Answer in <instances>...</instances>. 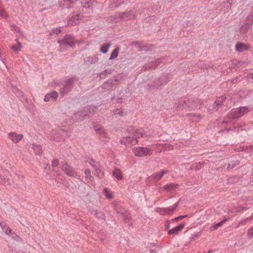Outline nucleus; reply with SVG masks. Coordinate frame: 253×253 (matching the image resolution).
Segmentation results:
<instances>
[{
    "label": "nucleus",
    "instance_id": "a18cd8bd",
    "mask_svg": "<svg viewBox=\"0 0 253 253\" xmlns=\"http://www.w3.org/2000/svg\"><path fill=\"white\" fill-rule=\"evenodd\" d=\"M247 236L249 238H253V227L248 229L247 232Z\"/></svg>",
    "mask_w": 253,
    "mask_h": 253
},
{
    "label": "nucleus",
    "instance_id": "0e129e2a",
    "mask_svg": "<svg viewBox=\"0 0 253 253\" xmlns=\"http://www.w3.org/2000/svg\"><path fill=\"white\" fill-rule=\"evenodd\" d=\"M16 237H17V240L18 241H21L22 240V238H21L19 236H18L17 235H16Z\"/></svg>",
    "mask_w": 253,
    "mask_h": 253
},
{
    "label": "nucleus",
    "instance_id": "4c0bfd02",
    "mask_svg": "<svg viewBox=\"0 0 253 253\" xmlns=\"http://www.w3.org/2000/svg\"><path fill=\"white\" fill-rule=\"evenodd\" d=\"M160 81L162 82L161 84H162L167 83L169 81V80L167 76L163 75L160 78Z\"/></svg>",
    "mask_w": 253,
    "mask_h": 253
},
{
    "label": "nucleus",
    "instance_id": "a878e982",
    "mask_svg": "<svg viewBox=\"0 0 253 253\" xmlns=\"http://www.w3.org/2000/svg\"><path fill=\"white\" fill-rule=\"evenodd\" d=\"M112 174L118 180H121L122 178V174L120 169H115Z\"/></svg>",
    "mask_w": 253,
    "mask_h": 253
},
{
    "label": "nucleus",
    "instance_id": "c9c22d12",
    "mask_svg": "<svg viewBox=\"0 0 253 253\" xmlns=\"http://www.w3.org/2000/svg\"><path fill=\"white\" fill-rule=\"evenodd\" d=\"M103 193L107 199L110 200L112 198V193L107 188H105L104 189Z\"/></svg>",
    "mask_w": 253,
    "mask_h": 253
},
{
    "label": "nucleus",
    "instance_id": "39448f33",
    "mask_svg": "<svg viewBox=\"0 0 253 253\" xmlns=\"http://www.w3.org/2000/svg\"><path fill=\"white\" fill-rule=\"evenodd\" d=\"M133 151L134 155L138 157L149 156L152 155L153 153V150L144 147H134Z\"/></svg>",
    "mask_w": 253,
    "mask_h": 253
},
{
    "label": "nucleus",
    "instance_id": "c85d7f7f",
    "mask_svg": "<svg viewBox=\"0 0 253 253\" xmlns=\"http://www.w3.org/2000/svg\"><path fill=\"white\" fill-rule=\"evenodd\" d=\"M96 107L95 106H87L84 107L82 111L84 113H87L88 116H89V115L93 113Z\"/></svg>",
    "mask_w": 253,
    "mask_h": 253
},
{
    "label": "nucleus",
    "instance_id": "c756f323",
    "mask_svg": "<svg viewBox=\"0 0 253 253\" xmlns=\"http://www.w3.org/2000/svg\"><path fill=\"white\" fill-rule=\"evenodd\" d=\"M119 50L120 48L119 47H117L115 49H114L111 54L109 60H112L117 58L118 56Z\"/></svg>",
    "mask_w": 253,
    "mask_h": 253
},
{
    "label": "nucleus",
    "instance_id": "4be33fe9",
    "mask_svg": "<svg viewBox=\"0 0 253 253\" xmlns=\"http://www.w3.org/2000/svg\"><path fill=\"white\" fill-rule=\"evenodd\" d=\"M143 130L142 128H139L138 129H136L134 131V133L133 135V136L135 138H136V139L140 137H146L147 136V135L144 133Z\"/></svg>",
    "mask_w": 253,
    "mask_h": 253
},
{
    "label": "nucleus",
    "instance_id": "f03ea898",
    "mask_svg": "<svg viewBox=\"0 0 253 253\" xmlns=\"http://www.w3.org/2000/svg\"><path fill=\"white\" fill-rule=\"evenodd\" d=\"M250 111L248 106L240 107L232 109L228 114V117L230 119H237Z\"/></svg>",
    "mask_w": 253,
    "mask_h": 253
},
{
    "label": "nucleus",
    "instance_id": "3c124183",
    "mask_svg": "<svg viewBox=\"0 0 253 253\" xmlns=\"http://www.w3.org/2000/svg\"><path fill=\"white\" fill-rule=\"evenodd\" d=\"M189 116L190 117L196 118L199 119H200L202 118L201 115H196L194 113L189 114Z\"/></svg>",
    "mask_w": 253,
    "mask_h": 253
},
{
    "label": "nucleus",
    "instance_id": "49530a36",
    "mask_svg": "<svg viewBox=\"0 0 253 253\" xmlns=\"http://www.w3.org/2000/svg\"><path fill=\"white\" fill-rule=\"evenodd\" d=\"M123 216H124V221H125L126 223L127 222L130 220V217H130V215H129V212H128H128H127L126 213V214H124V215H123Z\"/></svg>",
    "mask_w": 253,
    "mask_h": 253
},
{
    "label": "nucleus",
    "instance_id": "b1692460",
    "mask_svg": "<svg viewBox=\"0 0 253 253\" xmlns=\"http://www.w3.org/2000/svg\"><path fill=\"white\" fill-rule=\"evenodd\" d=\"M33 149L36 155H40L42 152V146L38 144H33Z\"/></svg>",
    "mask_w": 253,
    "mask_h": 253
},
{
    "label": "nucleus",
    "instance_id": "a19ab883",
    "mask_svg": "<svg viewBox=\"0 0 253 253\" xmlns=\"http://www.w3.org/2000/svg\"><path fill=\"white\" fill-rule=\"evenodd\" d=\"M251 219H252L251 217H247V218H246L245 219H243L240 220V221L239 223V226L244 225L245 224V223H246L248 221H250V220H251Z\"/></svg>",
    "mask_w": 253,
    "mask_h": 253
},
{
    "label": "nucleus",
    "instance_id": "8fccbe9b",
    "mask_svg": "<svg viewBox=\"0 0 253 253\" xmlns=\"http://www.w3.org/2000/svg\"><path fill=\"white\" fill-rule=\"evenodd\" d=\"M11 27H12V29L13 30H14L15 31H16V32L19 33L21 32L20 28L18 27H17L16 25H15V24L12 25Z\"/></svg>",
    "mask_w": 253,
    "mask_h": 253
},
{
    "label": "nucleus",
    "instance_id": "864d4df0",
    "mask_svg": "<svg viewBox=\"0 0 253 253\" xmlns=\"http://www.w3.org/2000/svg\"><path fill=\"white\" fill-rule=\"evenodd\" d=\"M111 69H107L103 71L100 73V75H107L111 74Z\"/></svg>",
    "mask_w": 253,
    "mask_h": 253
},
{
    "label": "nucleus",
    "instance_id": "aec40b11",
    "mask_svg": "<svg viewBox=\"0 0 253 253\" xmlns=\"http://www.w3.org/2000/svg\"><path fill=\"white\" fill-rule=\"evenodd\" d=\"M114 209L116 212L122 214L123 216L126 214L127 212H128L126 210L123 208L120 205L118 204L114 205Z\"/></svg>",
    "mask_w": 253,
    "mask_h": 253
},
{
    "label": "nucleus",
    "instance_id": "e2e57ef3",
    "mask_svg": "<svg viewBox=\"0 0 253 253\" xmlns=\"http://www.w3.org/2000/svg\"><path fill=\"white\" fill-rule=\"evenodd\" d=\"M91 166L94 168L95 169L97 170V167L95 166V165H93L92 163H90Z\"/></svg>",
    "mask_w": 253,
    "mask_h": 253
},
{
    "label": "nucleus",
    "instance_id": "338daca9",
    "mask_svg": "<svg viewBox=\"0 0 253 253\" xmlns=\"http://www.w3.org/2000/svg\"><path fill=\"white\" fill-rule=\"evenodd\" d=\"M75 0H67L68 1L70 2V3L74 2Z\"/></svg>",
    "mask_w": 253,
    "mask_h": 253
},
{
    "label": "nucleus",
    "instance_id": "2eb2a0df",
    "mask_svg": "<svg viewBox=\"0 0 253 253\" xmlns=\"http://www.w3.org/2000/svg\"><path fill=\"white\" fill-rule=\"evenodd\" d=\"M178 187V184L174 183H171L164 185L163 187H161V189H163L164 190L167 192H172L173 191H175Z\"/></svg>",
    "mask_w": 253,
    "mask_h": 253
},
{
    "label": "nucleus",
    "instance_id": "5701e85b",
    "mask_svg": "<svg viewBox=\"0 0 253 253\" xmlns=\"http://www.w3.org/2000/svg\"><path fill=\"white\" fill-rule=\"evenodd\" d=\"M252 26L245 22L240 28V32L243 34L247 33L250 29H251Z\"/></svg>",
    "mask_w": 253,
    "mask_h": 253
},
{
    "label": "nucleus",
    "instance_id": "58836bf2",
    "mask_svg": "<svg viewBox=\"0 0 253 253\" xmlns=\"http://www.w3.org/2000/svg\"><path fill=\"white\" fill-rule=\"evenodd\" d=\"M205 164V163L204 162H201L197 164H196V166H195L196 171L199 170L201 169H202Z\"/></svg>",
    "mask_w": 253,
    "mask_h": 253
},
{
    "label": "nucleus",
    "instance_id": "ea45409f",
    "mask_svg": "<svg viewBox=\"0 0 253 253\" xmlns=\"http://www.w3.org/2000/svg\"><path fill=\"white\" fill-rule=\"evenodd\" d=\"M124 111L122 109H117L114 112L115 115H119L121 117L124 115Z\"/></svg>",
    "mask_w": 253,
    "mask_h": 253
},
{
    "label": "nucleus",
    "instance_id": "393cba45",
    "mask_svg": "<svg viewBox=\"0 0 253 253\" xmlns=\"http://www.w3.org/2000/svg\"><path fill=\"white\" fill-rule=\"evenodd\" d=\"M92 214H94L98 219H100L103 220H105V216L101 212H98L97 211L93 210L91 211Z\"/></svg>",
    "mask_w": 253,
    "mask_h": 253
},
{
    "label": "nucleus",
    "instance_id": "7c9ffc66",
    "mask_svg": "<svg viewBox=\"0 0 253 253\" xmlns=\"http://www.w3.org/2000/svg\"><path fill=\"white\" fill-rule=\"evenodd\" d=\"M227 219H224V220L220 221L219 222L215 224L212 225L211 227V231H214L217 229V228L222 225V224L227 220Z\"/></svg>",
    "mask_w": 253,
    "mask_h": 253
},
{
    "label": "nucleus",
    "instance_id": "473e14b6",
    "mask_svg": "<svg viewBox=\"0 0 253 253\" xmlns=\"http://www.w3.org/2000/svg\"><path fill=\"white\" fill-rule=\"evenodd\" d=\"M111 44L110 43H108L105 45L101 46V47H100V51L103 54L106 53L108 52V49L109 47L111 46Z\"/></svg>",
    "mask_w": 253,
    "mask_h": 253
},
{
    "label": "nucleus",
    "instance_id": "79ce46f5",
    "mask_svg": "<svg viewBox=\"0 0 253 253\" xmlns=\"http://www.w3.org/2000/svg\"><path fill=\"white\" fill-rule=\"evenodd\" d=\"M84 174L85 175V177L91 180V179L92 178V177L91 175V172L90 170L88 169H86L84 171Z\"/></svg>",
    "mask_w": 253,
    "mask_h": 253
},
{
    "label": "nucleus",
    "instance_id": "603ef678",
    "mask_svg": "<svg viewBox=\"0 0 253 253\" xmlns=\"http://www.w3.org/2000/svg\"><path fill=\"white\" fill-rule=\"evenodd\" d=\"M59 161L57 159H54L52 162V167H57L58 165Z\"/></svg>",
    "mask_w": 253,
    "mask_h": 253
},
{
    "label": "nucleus",
    "instance_id": "9b49d317",
    "mask_svg": "<svg viewBox=\"0 0 253 253\" xmlns=\"http://www.w3.org/2000/svg\"><path fill=\"white\" fill-rule=\"evenodd\" d=\"M86 116H88L87 113H84L82 110L75 113L73 116V118L77 122H81L83 121Z\"/></svg>",
    "mask_w": 253,
    "mask_h": 253
},
{
    "label": "nucleus",
    "instance_id": "bb28decb",
    "mask_svg": "<svg viewBox=\"0 0 253 253\" xmlns=\"http://www.w3.org/2000/svg\"><path fill=\"white\" fill-rule=\"evenodd\" d=\"M225 96H221L219 97L214 102V104L216 105V107H220L222 105V102L226 99Z\"/></svg>",
    "mask_w": 253,
    "mask_h": 253
},
{
    "label": "nucleus",
    "instance_id": "4468645a",
    "mask_svg": "<svg viewBox=\"0 0 253 253\" xmlns=\"http://www.w3.org/2000/svg\"><path fill=\"white\" fill-rule=\"evenodd\" d=\"M185 224L184 222L180 223L178 226L170 229L168 232V234L169 235L177 234L184 228Z\"/></svg>",
    "mask_w": 253,
    "mask_h": 253
},
{
    "label": "nucleus",
    "instance_id": "20e7f679",
    "mask_svg": "<svg viewBox=\"0 0 253 253\" xmlns=\"http://www.w3.org/2000/svg\"><path fill=\"white\" fill-rule=\"evenodd\" d=\"M69 137L68 132L62 128L54 130L52 132V139L56 142L63 141L65 138Z\"/></svg>",
    "mask_w": 253,
    "mask_h": 253
},
{
    "label": "nucleus",
    "instance_id": "37998d69",
    "mask_svg": "<svg viewBox=\"0 0 253 253\" xmlns=\"http://www.w3.org/2000/svg\"><path fill=\"white\" fill-rule=\"evenodd\" d=\"M187 107H189L190 106L188 105L187 103H186V101H184L183 104H180L178 105L177 108H178V109H183L186 108Z\"/></svg>",
    "mask_w": 253,
    "mask_h": 253
},
{
    "label": "nucleus",
    "instance_id": "f704fd0d",
    "mask_svg": "<svg viewBox=\"0 0 253 253\" xmlns=\"http://www.w3.org/2000/svg\"><path fill=\"white\" fill-rule=\"evenodd\" d=\"M13 91L18 97L23 96V92L18 89L16 86H13Z\"/></svg>",
    "mask_w": 253,
    "mask_h": 253
},
{
    "label": "nucleus",
    "instance_id": "f257e3e1",
    "mask_svg": "<svg viewBox=\"0 0 253 253\" xmlns=\"http://www.w3.org/2000/svg\"><path fill=\"white\" fill-rule=\"evenodd\" d=\"M75 81V79L74 78H70L61 84L59 86V91L61 97H63L71 90L73 87V84Z\"/></svg>",
    "mask_w": 253,
    "mask_h": 253
},
{
    "label": "nucleus",
    "instance_id": "680f3d73",
    "mask_svg": "<svg viewBox=\"0 0 253 253\" xmlns=\"http://www.w3.org/2000/svg\"><path fill=\"white\" fill-rule=\"evenodd\" d=\"M173 148V146L172 145H169L168 147L167 148V149L168 150H171Z\"/></svg>",
    "mask_w": 253,
    "mask_h": 253
},
{
    "label": "nucleus",
    "instance_id": "c03bdc74",
    "mask_svg": "<svg viewBox=\"0 0 253 253\" xmlns=\"http://www.w3.org/2000/svg\"><path fill=\"white\" fill-rule=\"evenodd\" d=\"M49 94L50 98H52L54 100H55L58 96V93L55 91H53Z\"/></svg>",
    "mask_w": 253,
    "mask_h": 253
},
{
    "label": "nucleus",
    "instance_id": "dca6fc26",
    "mask_svg": "<svg viewBox=\"0 0 253 253\" xmlns=\"http://www.w3.org/2000/svg\"><path fill=\"white\" fill-rule=\"evenodd\" d=\"M250 45L241 42H237L235 46V50L238 52H243L249 50Z\"/></svg>",
    "mask_w": 253,
    "mask_h": 253
},
{
    "label": "nucleus",
    "instance_id": "ddd939ff",
    "mask_svg": "<svg viewBox=\"0 0 253 253\" xmlns=\"http://www.w3.org/2000/svg\"><path fill=\"white\" fill-rule=\"evenodd\" d=\"M178 205V202L174 204L171 208H160L159 210L158 211L161 214H163V212L167 213L168 214H171L172 212L176 209Z\"/></svg>",
    "mask_w": 253,
    "mask_h": 253
},
{
    "label": "nucleus",
    "instance_id": "72a5a7b5",
    "mask_svg": "<svg viewBox=\"0 0 253 253\" xmlns=\"http://www.w3.org/2000/svg\"><path fill=\"white\" fill-rule=\"evenodd\" d=\"M17 42V43L15 45H12L11 46V49L16 52H18V51H19L21 49V47H22V44L21 43V42H18L17 40H16Z\"/></svg>",
    "mask_w": 253,
    "mask_h": 253
},
{
    "label": "nucleus",
    "instance_id": "a211bd4d",
    "mask_svg": "<svg viewBox=\"0 0 253 253\" xmlns=\"http://www.w3.org/2000/svg\"><path fill=\"white\" fill-rule=\"evenodd\" d=\"M118 16L120 18L124 20H127L133 17V14L130 11H128L120 13L118 14Z\"/></svg>",
    "mask_w": 253,
    "mask_h": 253
},
{
    "label": "nucleus",
    "instance_id": "052dcab7",
    "mask_svg": "<svg viewBox=\"0 0 253 253\" xmlns=\"http://www.w3.org/2000/svg\"><path fill=\"white\" fill-rule=\"evenodd\" d=\"M248 78L249 79H252V80L253 81V74H249L248 75Z\"/></svg>",
    "mask_w": 253,
    "mask_h": 253
},
{
    "label": "nucleus",
    "instance_id": "69168bd1",
    "mask_svg": "<svg viewBox=\"0 0 253 253\" xmlns=\"http://www.w3.org/2000/svg\"><path fill=\"white\" fill-rule=\"evenodd\" d=\"M236 165V162H235V163H233L232 164V166H231V168H233L235 167V166Z\"/></svg>",
    "mask_w": 253,
    "mask_h": 253
},
{
    "label": "nucleus",
    "instance_id": "de8ad7c7",
    "mask_svg": "<svg viewBox=\"0 0 253 253\" xmlns=\"http://www.w3.org/2000/svg\"><path fill=\"white\" fill-rule=\"evenodd\" d=\"M135 129L134 128L132 127V126H129L127 128V131L132 135V136H133L134 135V131H135Z\"/></svg>",
    "mask_w": 253,
    "mask_h": 253
},
{
    "label": "nucleus",
    "instance_id": "1a4fd4ad",
    "mask_svg": "<svg viewBox=\"0 0 253 253\" xmlns=\"http://www.w3.org/2000/svg\"><path fill=\"white\" fill-rule=\"evenodd\" d=\"M116 81V80L114 78H111L105 82L101 87L104 91L109 90L114 86Z\"/></svg>",
    "mask_w": 253,
    "mask_h": 253
},
{
    "label": "nucleus",
    "instance_id": "f3484780",
    "mask_svg": "<svg viewBox=\"0 0 253 253\" xmlns=\"http://www.w3.org/2000/svg\"><path fill=\"white\" fill-rule=\"evenodd\" d=\"M98 60L97 56H88L84 59V62L86 65L92 64L96 63Z\"/></svg>",
    "mask_w": 253,
    "mask_h": 253
},
{
    "label": "nucleus",
    "instance_id": "f8f14e48",
    "mask_svg": "<svg viewBox=\"0 0 253 253\" xmlns=\"http://www.w3.org/2000/svg\"><path fill=\"white\" fill-rule=\"evenodd\" d=\"M80 19L79 14H73L70 15L68 17V25L72 26L74 25H77L79 23V20Z\"/></svg>",
    "mask_w": 253,
    "mask_h": 253
},
{
    "label": "nucleus",
    "instance_id": "6e6d98bb",
    "mask_svg": "<svg viewBox=\"0 0 253 253\" xmlns=\"http://www.w3.org/2000/svg\"><path fill=\"white\" fill-rule=\"evenodd\" d=\"M6 15L5 11L2 9H0V16L4 17Z\"/></svg>",
    "mask_w": 253,
    "mask_h": 253
},
{
    "label": "nucleus",
    "instance_id": "412c9836",
    "mask_svg": "<svg viewBox=\"0 0 253 253\" xmlns=\"http://www.w3.org/2000/svg\"><path fill=\"white\" fill-rule=\"evenodd\" d=\"M0 183L4 185H10L11 184L8 175L0 174Z\"/></svg>",
    "mask_w": 253,
    "mask_h": 253
},
{
    "label": "nucleus",
    "instance_id": "13d9d810",
    "mask_svg": "<svg viewBox=\"0 0 253 253\" xmlns=\"http://www.w3.org/2000/svg\"><path fill=\"white\" fill-rule=\"evenodd\" d=\"M11 229L10 228H8L6 229L5 233L7 234H9L10 233H11Z\"/></svg>",
    "mask_w": 253,
    "mask_h": 253
},
{
    "label": "nucleus",
    "instance_id": "6e6552de",
    "mask_svg": "<svg viewBox=\"0 0 253 253\" xmlns=\"http://www.w3.org/2000/svg\"><path fill=\"white\" fill-rule=\"evenodd\" d=\"M93 126L96 132L99 135L102 141H106L107 139V134L104 130V129L101 126L93 124Z\"/></svg>",
    "mask_w": 253,
    "mask_h": 253
},
{
    "label": "nucleus",
    "instance_id": "cd10ccee",
    "mask_svg": "<svg viewBox=\"0 0 253 253\" xmlns=\"http://www.w3.org/2000/svg\"><path fill=\"white\" fill-rule=\"evenodd\" d=\"M81 3L83 7L88 8L92 5V0H81Z\"/></svg>",
    "mask_w": 253,
    "mask_h": 253
},
{
    "label": "nucleus",
    "instance_id": "bf43d9fd",
    "mask_svg": "<svg viewBox=\"0 0 253 253\" xmlns=\"http://www.w3.org/2000/svg\"><path fill=\"white\" fill-rule=\"evenodd\" d=\"M117 103H121L122 102V98L121 97L118 98L117 99Z\"/></svg>",
    "mask_w": 253,
    "mask_h": 253
},
{
    "label": "nucleus",
    "instance_id": "5fc2aeb1",
    "mask_svg": "<svg viewBox=\"0 0 253 253\" xmlns=\"http://www.w3.org/2000/svg\"><path fill=\"white\" fill-rule=\"evenodd\" d=\"M50 98H51L50 97V95L49 93H47L44 96V101L45 102H47L49 100Z\"/></svg>",
    "mask_w": 253,
    "mask_h": 253
},
{
    "label": "nucleus",
    "instance_id": "6ab92c4d",
    "mask_svg": "<svg viewBox=\"0 0 253 253\" xmlns=\"http://www.w3.org/2000/svg\"><path fill=\"white\" fill-rule=\"evenodd\" d=\"M168 172V171L167 170H163L160 172L153 174L151 177L155 181H158L161 179L164 174L167 173Z\"/></svg>",
    "mask_w": 253,
    "mask_h": 253
},
{
    "label": "nucleus",
    "instance_id": "423d86ee",
    "mask_svg": "<svg viewBox=\"0 0 253 253\" xmlns=\"http://www.w3.org/2000/svg\"><path fill=\"white\" fill-rule=\"evenodd\" d=\"M137 139L133 136H127L123 137L120 141L122 144H125L127 147H131L132 145H134L137 143Z\"/></svg>",
    "mask_w": 253,
    "mask_h": 253
},
{
    "label": "nucleus",
    "instance_id": "2f4dec72",
    "mask_svg": "<svg viewBox=\"0 0 253 253\" xmlns=\"http://www.w3.org/2000/svg\"><path fill=\"white\" fill-rule=\"evenodd\" d=\"M246 23L253 26V11L251 12L246 18Z\"/></svg>",
    "mask_w": 253,
    "mask_h": 253
},
{
    "label": "nucleus",
    "instance_id": "09e8293b",
    "mask_svg": "<svg viewBox=\"0 0 253 253\" xmlns=\"http://www.w3.org/2000/svg\"><path fill=\"white\" fill-rule=\"evenodd\" d=\"M187 215H181V216H179L177 217H175L174 218H173L172 221H178L180 220H181L183 218H184V217H187Z\"/></svg>",
    "mask_w": 253,
    "mask_h": 253
},
{
    "label": "nucleus",
    "instance_id": "7ed1b4c3",
    "mask_svg": "<svg viewBox=\"0 0 253 253\" xmlns=\"http://www.w3.org/2000/svg\"><path fill=\"white\" fill-rule=\"evenodd\" d=\"M57 42L59 44L60 47V51H63L62 49L65 46H68L70 47L75 46V39L71 34L66 35L62 39L57 41Z\"/></svg>",
    "mask_w": 253,
    "mask_h": 253
},
{
    "label": "nucleus",
    "instance_id": "0eeeda50",
    "mask_svg": "<svg viewBox=\"0 0 253 253\" xmlns=\"http://www.w3.org/2000/svg\"><path fill=\"white\" fill-rule=\"evenodd\" d=\"M62 170L68 176L77 177L79 176L74 170V169L69 166L67 163L62 165Z\"/></svg>",
    "mask_w": 253,
    "mask_h": 253
},
{
    "label": "nucleus",
    "instance_id": "9d476101",
    "mask_svg": "<svg viewBox=\"0 0 253 253\" xmlns=\"http://www.w3.org/2000/svg\"><path fill=\"white\" fill-rule=\"evenodd\" d=\"M8 137L14 143H17L23 138L22 134H17L15 132H11L8 134Z\"/></svg>",
    "mask_w": 253,
    "mask_h": 253
},
{
    "label": "nucleus",
    "instance_id": "774afa93",
    "mask_svg": "<svg viewBox=\"0 0 253 253\" xmlns=\"http://www.w3.org/2000/svg\"><path fill=\"white\" fill-rule=\"evenodd\" d=\"M231 166H232V164H229L228 165V168H231Z\"/></svg>",
    "mask_w": 253,
    "mask_h": 253
},
{
    "label": "nucleus",
    "instance_id": "e433bc0d",
    "mask_svg": "<svg viewBox=\"0 0 253 253\" xmlns=\"http://www.w3.org/2000/svg\"><path fill=\"white\" fill-rule=\"evenodd\" d=\"M121 1V0H112L110 4L111 7H118L122 3Z\"/></svg>",
    "mask_w": 253,
    "mask_h": 253
},
{
    "label": "nucleus",
    "instance_id": "4d7b16f0",
    "mask_svg": "<svg viewBox=\"0 0 253 253\" xmlns=\"http://www.w3.org/2000/svg\"><path fill=\"white\" fill-rule=\"evenodd\" d=\"M61 32L60 28H56L55 30H54V33L56 34H58Z\"/></svg>",
    "mask_w": 253,
    "mask_h": 253
}]
</instances>
